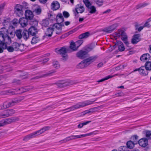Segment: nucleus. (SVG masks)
Wrapping results in <instances>:
<instances>
[{
    "label": "nucleus",
    "instance_id": "60",
    "mask_svg": "<svg viewBox=\"0 0 151 151\" xmlns=\"http://www.w3.org/2000/svg\"><path fill=\"white\" fill-rule=\"evenodd\" d=\"M1 70H2L3 71H4L5 70H6L7 71H9L11 70H12V69L11 68H10V70H8L6 68L3 67L1 69Z\"/></svg>",
    "mask_w": 151,
    "mask_h": 151
},
{
    "label": "nucleus",
    "instance_id": "17",
    "mask_svg": "<svg viewBox=\"0 0 151 151\" xmlns=\"http://www.w3.org/2000/svg\"><path fill=\"white\" fill-rule=\"evenodd\" d=\"M147 70L145 67L142 66L139 68L135 69L134 70V71H138L140 75L143 76H145L148 74Z\"/></svg>",
    "mask_w": 151,
    "mask_h": 151
},
{
    "label": "nucleus",
    "instance_id": "61",
    "mask_svg": "<svg viewBox=\"0 0 151 151\" xmlns=\"http://www.w3.org/2000/svg\"><path fill=\"white\" fill-rule=\"evenodd\" d=\"M39 1L41 3L45 4L47 1V0H39Z\"/></svg>",
    "mask_w": 151,
    "mask_h": 151
},
{
    "label": "nucleus",
    "instance_id": "58",
    "mask_svg": "<svg viewBox=\"0 0 151 151\" xmlns=\"http://www.w3.org/2000/svg\"><path fill=\"white\" fill-rule=\"evenodd\" d=\"M43 128L44 129V131L45 132L46 131L49 130L50 128V127L49 126H46L45 127H43Z\"/></svg>",
    "mask_w": 151,
    "mask_h": 151
},
{
    "label": "nucleus",
    "instance_id": "35",
    "mask_svg": "<svg viewBox=\"0 0 151 151\" xmlns=\"http://www.w3.org/2000/svg\"><path fill=\"white\" fill-rule=\"evenodd\" d=\"M148 3H140L136 5V8L137 9H139L145 7L148 5Z\"/></svg>",
    "mask_w": 151,
    "mask_h": 151
},
{
    "label": "nucleus",
    "instance_id": "30",
    "mask_svg": "<svg viewBox=\"0 0 151 151\" xmlns=\"http://www.w3.org/2000/svg\"><path fill=\"white\" fill-rule=\"evenodd\" d=\"M150 21H151V18H150L147 20V22L145 23V24L144 25V26H140L139 27H137L136 28V29H137V30L139 31H140L142 30L143 29V28L144 27L147 26L148 25H149L148 24V23Z\"/></svg>",
    "mask_w": 151,
    "mask_h": 151
},
{
    "label": "nucleus",
    "instance_id": "42",
    "mask_svg": "<svg viewBox=\"0 0 151 151\" xmlns=\"http://www.w3.org/2000/svg\"><path fill=\"white\" fill-rule=\"evenodd\" d=\"M53 66L54 68L56 69H58L60 67V65L58 62L57 61H53Z\"/></svg>",
    "mask_w": 151,
    "mask_h": 151
},
{
    "label": "nucleus",
    "instance_id": "1",
    "mask_svg": "<svg viewBox=\"0 0 151 151\" xmlns=\"http://www.w3.org/2000/svg\"><path fill=\"white\" fill-rule=\"evenodd\" d=\"M12 34V32L9 31L8 29L6 28L3 27L1 29L0 31V47L4 50L7 49L6 45L5 43L3 42V41L5 40H7L10 41L11 39L9 36V34L11 35Z\"/></svg>",
    "mask_w": 151,
    "mask_h": 151
},
{
    "label": "nucleus",
    "instance_id": "9",
    "mask_svg": "<svg viewBox=\"0 0 151 151\" xmlns=\"http://www.w3.org/2000/svg\"><path fill=\"white\" fill-rule=\"evenodd\" d=\"M20 101L19 100H15L14 101H6L3 103L2 105L1 106V108L2 109L7 108L14 105Z\"/></svg>",
    "mask_w": 151,
    "mask_h": 151
},
{
    "label": "nucleus",
    "instance_id": "5",
    "mask_svg": "<svg viewBox=\"0 0 151 151\" xmlns=\"http://www.w3.org/2000/svg\"><path fill=\"white\" fill-rule=\"evenodd\" d=\"M116 35L118 37H121V39L124 42L126 45L128 46L129 43L127 40V37L126 34V33L122 29H119L116 33Z\"/></svg>",
    "mask_w": 151,
    "mask_h": 151
},
{
    "label": "nucleus",
    "instance_id": "29",
    "mask_svg": "<svg viewBox=\"0 0 151 151\" xmlns=\"http://www.w3.org/2000/svg\"><path fill=\"white\" fill-rule=\"evenodd\" d=\"M99 108L95 107L89 110H86L85 111V113H95L98 112Z\"/></svg>",
    "mask_w": 151,
    "mask_h": 151
},
{
    "label": "nucleus",
    "instance_id": "57",
    "mask_svg": "<svg viewBox=\"0 0 151 151\" xmlns=\"http://www.w3.org/2000/svg\"><path fill=\"white\" fill-rule=\"evenodd\" d=\"M43 128L44 129V131L45 132L46 131L49 130L50 128V127L49 126H46L45 127H43Z\"/></svg>",
    "mask_w": 151,
    "mask_h": 151
},
{
    "label": "nucleus",
    "instance_id": "16",
    "mask_svg": "<svg viewBox=\"0 0 151 151\" xmlns=\"http://www.w3.org/2000/svg\"><path fill=\"white\" fill-rule=\"evenodd\" d=\"M68 50V47L64 46L60 48H57L55 49V51L58 54L62 55L66 54Z\"/></svg>",
    "mask_w": 151,
    "mask_h": 151
},
{
    "label": "nucleus",
    "instance_id": "33",
    "mask_svg": "<svg viewBox=\"0 0 151 151\" xmlns=\"http://www.w3.org/2000/svg\"><path fill=\"white\" fill-rule=\"evenodd\" d=\"M40 40V38L37 37H33L31 43L32 44H35L39 42Z\"/></svg>",
    "mask_w": 151,
    "mask_h": 151
},
{
    "label": "nucleus",
    "instance_id": "3",
    "mask_svg": "<svg viewBox=\"0 0 151 151\" xmlns=\"http://www.w3.org/2000/svg\"><path fill=\"white\" fill-rule=\"evenodd\" d=\"M97 58L95 56L90 57L85 59L78 63L77 65L78 68H83L90 65Z\"/></svg>",
    "mask_w": 151,
    "mask_h": 151
},
{
    "label": "nucleus",
    "instance_id": "62",
    "mask_svg": "<svg viewBox=\"0 0 151 151\" xmlns=\"http://www.w3.org/2000/svg\"><path fill=\"white\" fill-rule=\"evenodd\" d=\"M103 63L102 62H101L99 63L97 65V66L99 68L101 67L103 65Z\"/></svg>",
    "mask_w": 151,
    "mask_h": 151
},
{
    "label": "nucleus",
    "instance_id": "38",
    "mask_svg": "<svg viewBox=\"0 0 151 151\" xmlns=\"http://www.w3.org/2000/svg\"><path fill=\"white\" fill-rule=\"evenodd\" d=\"M21 32L22 31L20 29L17 30L16 31L15 34L17 37L19 39H21L22 37Z\"/></svg>",
    "mask_w": 151,
    "mask_h": 151
},
{
    "label": "nucleus",
    "instance_id": "28",
    "mask_svg": "<svg viewBox=\"0 0 151 151\" xmlns=\"http://www.w3.org/2000/svg\"><path fill=\"white\" fill-rule=\"evenodd\" d=\"M90 35V34L89 32H86L80 35L79 36V38L80 39L86 38L89 37Z\"/></svg>",
    "mask_w": 151,
    "mask_h": 151
},
{
    "label": "nucleus",
    "instance_id": "52",
    "mask_svg": "<svg viewBox=\"0 0 151 151\" xmlns=\"http://www.w3.org/2000/svg\"><path fill=\"white\" fill-rule=\"evenodd\" d=\"M115 95L116 97L122 96L124 95V94L122 92H120L116 93Z\"/></svg>",
    "mask_w": 151,
    "mask_h": 151
},
{
    "label": "nucleus",
    "instance_id": "46",
    "mask_svg": "<svg viewBox=\"0 0 151 151\" xmlns=\"http://www.w3.org/2000/svg\"><path fill=\"white\" fill-rule=\"evenodd\" d=\"M83 1L86 6L88 8L92 5L88 0H83Z\"/></svg>",
    "mask_w": 151,
    "mask_h": 151
},
{
    "label": "nucleus",
    "instance_id": "8",
    "mask_svg": "<svg viewBox=\"0 0 151 151\" xmlns=\"http://www.w3.org/2000/svg\"><path fill=\"white\" fill-rule=\"evenodd\" d=\"M23 8V6L20 5H16L14 9V13L19 17L22 16L24 14Z\"/></svg>",
    "mask_w": 151,
    "mask_h": 151
},
{
    "label": "nucleus",
    "instance_id": "36",
    "mask_svg": "<svg viewBox=\"0 0 151 151\" xmlns=\"http://www.w3.org/2000/svg\"><path fill=\"white\" fill-rule=\"evenodd\" d=\"M29 31L28 32L27 30H24L22 35V36L24 39L27 40L29 37Z\"/></svg>",
    "mask_w": 151,
    "mask_h": 151
},
{
    "label": "nucleus",
    "instance_id": "15",
    "mask_svg": "<svg viewBox=\"0 0 151 151\" xmlns=\"http://www.w3.org/2000/svg\"><path fill=\"white\" fill-rule=\"evenodd\" d=\"M50 7L52 10L53 11H56L60 8V4L58 1L54 0L51 3Z\"/></svg>",
    "mask_w": 151,
    "mask_h": 151
},
{
    "label": "nucleus",
    "instance_id": "14",
    "mask_svg": "<svg viewBox=\"0 0 151 151\" xmlns=\"http://www.w3.org/2000/svg\"><path fill=\"white\" fill-rule=\"evenodd\" d=\"M84 11L83 6L81 4H77L76 6L74 9L73 11L75 15L78 13H81Z\"/></svg>",
    "mask_w": 151,
    "mask_h": 151
},
{
    "label": "nucleus",
    "instance_id": "27",
    "mask_svg": "<svg viewBox=\"0 0 151 151\" xmlns=\"http://www.w3.org/2000/svg\"><path fill=\"white\" fill-rule=\"evenodd\" d=\"M56 20L59 23H60L63 21V18L61 14H58L56 17Z\"/></svg>",
    "mask_w": 151,
    "mask_h": 151
},
{
    "label": "nucleus",
    "instance_id": "40",
    "mask_svg": "<svg viewBox=\"0 0 151 151\" xmlns=\"http://www.w3.org/2000/svg\"><path fill=\"white\" fill-rule=\"evenodd\" d=\"M145 67L147 70H151V62H147L145 63Z\"/></svg>",
    "mask_w": 151,
    "mask_h": 151
},
{
    "label": "nucleus",
    "instance_id": "56",
    "mask_svg": "<svg viewBox=\"0 0 151 151\" xmlns=\"http://www.w3.org/2000/svg\"><path fill=\"white\" fill-rule=\"evenodd\" d=\"M53 72H52L49 73H48L47 74H45L43 75L40 76L39 77H38L37 78H41L44 77H46L47 76L49 75L50 74L53 73Z\"/></svg>",
    "mask_w": 151,
    "mask_h": 151
},
{
    "label": "nucleus",
    "instance_id": "18",
    "mask_svg": "<svg viewBox=\"0 0 151 151\" xmlns=\"http://www.w3.org/2000/svg\"><path fill=\"white\" fill-rule=\"evenodd\" d=\"M25 16L26 19L31 20L33 18L34 15L32 11L29 10H27L25 11Z\"/></svg>",
    "mask_w": 151,
    "mask_h": 151
},
{
    "label": "nucleus",
    "instance_id": "21",
    "mask_svg": "<svg viewBox=\"0 0 151 151\" xmlns=\"http://www.w3.org/2000/svg\"><path fill=\"white\" fill-rule=\"evenodd\" d=\"M13 46L14 49V50L17 51L20 50L22 51L23 50L24 46L21 45H20L18 43L15 42L14 43Z\"/></svg>",
    "mask_w": 151,
    "mask_h": 151
},
{
    "label": "nucleus",
    "instance_id": "7",
    "mask_svg": "<svg viewBox=\"0 0 151 151\" xmlns=\"http://www.w3.org/2000/svg\"><path fill=\"white\" fill-rule=\"evenodd\" d=\"M44 133L41 129L38 130L37 131L34 132L25 136L23 138L24 141H27L29 139L36 137L37 136L41 134Z\"/></svg>",
    "mask_w": 151,
    "mask_h": 151
},
{
    "label": "nucleus",
    "instance_id": "48",
    "mask_svg": "<svg viewBox=\"0 0 151 151\" xmlns=\"http://www.w3.org/2000/svg\"><path fill=\"white\" fill-rule=\"evenodd\" d=\"M61 55L62 57V60L64 61H66L68 58V55L66 53L63 55Z\"/></svg>",
    "mask_w": 151,
    "mask_h": 151
},
{
    "label": "nucleus",
    "instance_id": "59",
    "mask_svg": "<svg viewBox=\"0 0 151 151\" xmlns=\"http://www.w3.org/2000/svg\"><path fill=\"white\" fill-rule=\"evenodd\" d=\"M75 31H76V30L75 29H73V30H72L69 31V32H68L67 33V34L69 35H70V34H72V33H74V32H75Z\"/></svg>",
    "mask_w": 151,
    "mask_h": 151
},
{
    "label": "nucleus",
    "instance_id": "4",
    "mask_svg": "<svg viewBox=\"0 0 151 151\" xmlns=\"http://www.w3.org/2000/svg\"><path fill=\"white\" fill-rule=\"evenodd\" d=\"M83 42V41L81 40H79L75 42L73 41H71L70 42V48L73 51H76Z\"/></svg>",
    "mask_w": 151,
    "mask_h": 151
},
{
    "label": "nucleus",
    "instance_id": "6",
    "mask_svg": "<svg viewBox=\"0 0 151 151\" xmlns=\"http://www.w3.org/2000/svg\"><path fill=\"white\" fill-rule=\"evenodd\" d=\"M99 131L98 130H96L94 131L93 132H91L89 133L85 134H80L79 135H71L70 136V138L71 140H73L75 139H78L81 138L82 137H85L87 136H91L92 135H95L97 134V132H98Z\"/></svg>",
    "mask_w": 151,
    "mask_h": 151
},
{
    "label": "nucleus",
    "instance_id": "10",
    "mask_svg": "<svg viewBox=\"0 0 151 151\" xmlns=\"http://www.w3.org/2000/svg\"><path fill=\"white\" fill-rule=\"evenodd\" d=\"M119 26V24L118 23H115L114 24L109 26L103 29L104 32L108 33H110L112 32Z\"/></svg>",
    "mask_w": 151,
    "mask_h": 151
},
{
    "label": "nucleus",
    "instance_id": "47",
    "mask_svg": "<svg viewBox=\"0 0 151 151\" xmlns=\"http://www.w3.org/2000/svg\"><path fill=\"white\" fill-rule=\"evenodd\" d=\"M126 66V65H121L119 66H118L116 68V70H119L122 69L124 68Z\"/></svg>",
    "mask_w": 151,
    "mask_h": 151
},
{
    "label": "nucleus",
    "instance_id": "26",
    "mask_svg": "<svg viewBox=\"0 0 151 151\" xmlns=\"http://www.w3.org/2000/svg\"><path fill=\"white\" fill-rule=\"evenodd\" d=\"M70 83L68 81H63L59 83L58 85L59 86L62 87L69 85Z\"/></svg>",
    "mask_w": 151,
    "mask_h": 151
},
{
    "label": "nucleus",
    "instance_id": "51",
    "mask_svg": "<svg viewBox=\"0 0 151 151\" xmlns=\"http://www.w3.org/2000/svg\"><path fill=\"white\" fill-rule=\"evenodd\" d=\"M63 15L65 18H66L68 17L70 15L69 13L66 11H64L63 12Z\"/></svg>",
    "mask_w": 151,
    "mask_h": 151
},
{
    "label": "nucleus",
    "instance_id": "13",
    "mask_svg": "<svg viewBox=\"0 0 151 151\" xmlns=\"http://www.w3.org/2000/svg\"><path fill=\"white\" fill-rule=\"evenodd\" d=\"M76 56L80 59H83L88 56V52L84 50H81L76 53Z\"/></svg>",
    "mask_w": 151,
    "mask_h": 151
},
{
    "label": "nucleus",
    "instance_id": "44",
    "mask_svg": "<svg viewBox=\"0 0 151 151\" xmlns=\"http://www.w3.org/2000/svg\"><path fill=\"white\" fill-rule=\"evenodd\" d=\"M94 2L99 6H102L104 3V0H94Z\"/></svg>",
    "mask_w": 151,
    "mask_h": 151
},
{
    "label": "nucleus",
    "instance_id": "64",
    "mask_svg": "<svg viewBox=\"0 0 151 151\" xmlns=\"http://www.w3.org/2000/svg\"><path fill=\"white\" fill-rule=\"evenodd\" d=\"M18 22V20L16 19H15L13 21V24H16Z\"/></svg>",
    "mask_w": 151,
    "mask_h": 151
},
{
    "label": "nucleus",
    "instance_id": "49",
    "mask_svg": "<svg viewBox=\"0 0 151 151\" xmlns=\"http://www.w3.org/2000/svg\"><path fill=\"white\" fill-rule=\"evenodd\" d=\"M8 51L10 52H12L14 50V49L13 46H9L7 47Z\"/></svg>",
    "mask_w": 151,
    "mask_h": 151
},
{
    "label": "nucleus",
    "instance_id": "31",
    "mask_svg": "<svg viewBox=\"0 0 151 151\" xmlns=\"http://www.w3.org/2000/svg\"><path fill=\"white\" fill-rule=\"evenodd\" d=\"M150 58V55L148 53L145 54L143 55L140 57V59L142 61L144 62Z\"/></svg>",
    "mask_w": 151,
    "mask_h": 151
},
{
    "label": "nucleus",
    "instance_id": "2",
    "mask_svg": "<svg viewBox=\"0 0 151 151\" xmlns=\"http://www.w3.org/2000/svg\"><path fill=\"white\" fill-rule=\"evenodd\" d=\"M96 101L95 100H88L85 101L83 102L79 103L67 109L66 111L65 112H67L71 111H73L75 109H78L80 108H82L87 106L91 104Z\"/></svg>",
    "mask_w": 151,
    "mask_h": 151
},
{
    "label": "nucleus",
    "instance_id": "23",
    "mask_svg": "<svg viewBox=\"0 0 151 151\" xmlns=\"http://www.w3.org/2000/svg\"><path fill=\"white\" fill-rule=\"evenodd\" d=\"M29 33L32 36H34L37 33V29L34 27H31L28 29Z\"/></svg>",
    "mask_w": 151,
    "mask_h": 151
},
{
    "label": "nucleus",
    "instance_id": "25",
    "mask_svg": "<svg viewBox=\"0 0 151 151\" xmlns=\"http://www.w3.org/2000/svg\"><path fill=\"white\" fill-rule=\"evenodd\" d=\"M53 31L52 28H48L45 32V37H51Z\"/></svg>",
    "mask_w": 151,
    "mask_h": 151
},
{
    "label": "nucleus",
    "instance_id": "54",
    "mask_svg": "<svg viewBox=\"0 0 151 151\" xmlns=\"http://www.w3.org/2000/svg\"><path fill=\"white\" fill-rule=\"evenodd\" d=\"M5 6V4H1V5L0 6V15L1 14V10L3 9L4 7Z\"/></svg>",
    "mask_w": 151,
    "mask_h": 151
},
{
    "label": "nucleus",
    "instance_id": "55",
    "mask_svg": "<svg viewBox=\"0 0 151 151\" xmlns=\"http://www.w3.org/2000/svg\"><path fill=\"white\" fill-rule=\"evenodd\" d=\"M7 112L8 113H15V111L13 109H9L7 110Z\"/></svg>",
    "mask_w": 151,
    "mask_h": 151
},
{
    "label": "nucleus",
    "instance_id": "50",
    "mask_svg": "<svg viewBox=\"0 0 151 151\" xmlns=\"http://www.w3.org/2000/svg\"><path fill=\"white\" fill-rule=\"evenodd\" d=\"M146 137L148 139H151V132L147 131L146 132Z\"/></svg>",
    "mask_w": 151,
    "mask_h": 151
},
{
    "label": "nucleus",
    "instance_id": "11",
    "mask_svg": "<svg viewBox=\"0 0 151 151\" xmlns=\"http://www.w3.org/2000/svg\"><path fill=\"white\" fill-rule=\"evenodd\" d=\"M19 120V119L17 117H12L8 119L6 121H2L0 122V127L4 126L9 124L18 121Z\"/></svg>",
    "mask_w": 151,
    "mask_h": 151
},
{
    "label": "nucleus",
    "instance_id": "41",
    "mask_svg": "<svg viewBox=\"0 0 151 151\" xmlns=\"http://www.w3.org/2000/svg\"><path fill=\"white\" fill-rule=\"evenodd\" d=\"M70 140H71V139L69 136L67 137L63 140L60 141L59 142L61 143H65Z\"/></svg>",
    "mask_w": 151,
    "mask_h": 151
},
{
    "label": "nucleus",
    "instance_id": "43",
    "mask_svg": "<svg viewBox=\"0 0 151 151\" xmlns=\"http://www.w3.org/2000/svg\"><path fill=\"white\" fill-rule=\"evenodd\" d=\"M115 75H115L114 76H110V75H109V76H106L104 78L101 79L100 80L98 81L97 82H100L103 81H104L108 80L109 78H111L114 76H115Z\"/></svg>",
    "mask_w": 151,
    "mask_h": 151
},
{
    "label": "nucleus",
    "instance_id": "20",
    "mask_svg": "<svg viewBox=\"0 0 151 151\" xmlns=\"http://www.w3.org/2000/svg\"><path fill=\"white\" fill-rule=\"evenodd\" d=\"M33 12L37 15L40 14L42 12V9L40 6L37 5L34 6Z\"/></svg>",
    "mask_w": 151,
    "mask_h": 151
},
{
    "label": "nucleus",
    "instance_id": "22",
    "mask_svg": "<svg viewBox=\"0 0 151 151\" xmlns=\"http://www.w3.org/2000/svg\"><path fill=\"white\" fill-rule=\"evenodd\" d=\"M140 35L137 34L134 35L132 40V43L133 44H136L139 42L141 39L140 38Z\"/></svg>",
    "mask_w": 151,
    "mask_h": 151
},
{
    "label": "nucleus",
    "instance_id": "24",
    "mask_svg": "<svg viewBox=\"0 0 151 151\" xmlns=\"http://www.w3.org/2000/svg\"><path fill=\"white\" fill-rule=\"evenodd\" d=\"M147 140L145 138L140 139L138 141V143L140 146L145 147L147 145Z\"/></svg>",
    "mask_w": 151,
    "mask_h": 151
},
{
    "label": "nucleus",
    "instance_id": "37",
    "mask_svg": "<svg viewBox=\"0 0 151 151\" xmlns=\"http://www.w3.org/2000/svg\"><path fill=\"white\" fill-rule=\"evenodd\" d=\"M29 90V88H22L18 89V90H17L16 91L18 92V93H21Z\"/></svg>",
    "mask_w": 151,
    "mask_h": 151
},
{
    "label": "nucleus",
    "instance_id": "53",
    "mask_svg": "<svg viewBox=\"0 0 151 151\" xmlns=\"http://www.w3.org/2000/svg\"><path fill=\"white\" fill-rule=\"evenodd\" d=\"M9 116V114H2L1 116V118H4Z\"/></svg>",
    "mask_w": 151,
    "mask_h": 151
},
{
    "label": "nucleus",
    "instance_id": "19",
    "mask_svg": "<svg viewBox=\"0 0 151 151\" xmlns=\"http://www.w3.org/2000/svg\"><path fill=\"white\" fill-rule=\"evenodd\" d=\"M19 23L22 27H25L28 24L27 19L24 17L21 18L19 19Z\"/></svg>",
    "mask_w": 151,
    "mask_h": 151
},
{
    "label": "nucleus",
    "instance_id": "34",
    "mask_svg": "<svg viewBox=\"0 0 151 151\" xmlns=\"http://www.w3.org/2000/svg\"><path fill=\"white\" fill-rule=\"evenodd\" d=\"M117 44L118 46V49L120 51H123L125 48L122 43L121 41L117 42Z\"/></svg>",
    "mask_w": 151,
    "mask_h": 151
},
{
    "label": "nucleus",
    "instance_id": "45",
    "mask_svg": "<svg viewBox=\"0 0 151 151\" xmlns=\"http://www.w3.org/2000/svg\"><path fill=\"white\" fill-rule=\"evenodd\" d=\"M49 23L48 20H43L42 22V25L44 27H47L49 24Z\"/></svg>",
    "mask_w": 151,
    "mask_h": 151
},
{
    "label": "nucleus",
    "instance_id": "12",
    "mask_svg": "<svg viewBox=\"0 0 151 151\" xmlns=\"http://www.w3.org/2000/svg\"><path fill=\"white\" fill-rule=\"evenodd\" d=\"M64 25L59 23L55 24L52 26L53 31L57 34H59L62 32V28Z\"/></svg>",
    "mask_w": 151,
    "mask_h": 151
},
{
    "label": "nucleus",
    "instance_id": "32",
    "mask_svg": "<svg viewBox=\"0 0 151 151\" xmlns=\"http://www.w3.org/2000/svg\"><path fill=\"white\" fill-rule=\"evenodd\" d=\"M88 11L89 13L91 14H94L96 13V7L93 5H91L88 8Z\"/></svg>",
    "mask_w": 151,
    "mask_h": 151
},
{
    "label": "nucleus",
    "instance_id": "39",
    "mask_svg": "<svg viewBox=\"0 0 151 151\" xmlns=\"http://www.w3.org/2000/svg\"><path fill=\"white\" fill-rule=\"evenodd\" d=\"M134 144H135L131 141H128L127 143V147L130 149L133 148Z\"/></svg>",
    "mask_w": 151,
    "mask_h": 151
},
{
    "label": "nucleus",
    "instance_id": "63",
    "mask_svg": "<svg viewBox=\"0 0 151 151\" xmlns=\"http://www.w3.org/2000/svg\"><path fill=\"white\" fill-rule=\"evenodd\" d=\"M83 126V123H81L78 125V127L79 128H82Z\"/></svg>",
    "mask_w": 151,
    "mask_h": 151
}]
</instances>
